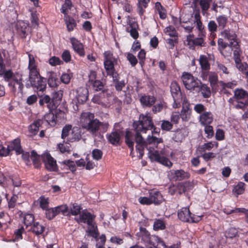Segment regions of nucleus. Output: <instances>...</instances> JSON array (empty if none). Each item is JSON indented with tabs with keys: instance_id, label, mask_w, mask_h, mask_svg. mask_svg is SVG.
Masks as SVG:
<instances>
[{
	"instance_id": "nucleus-52",
	"label": "nucleus",
	"mask_w": 248,
	"mask_h": 248,
	"mask_svg": "<svg viewBox=\"0 0 248 248\" xmlns=\"http://www.w3.org/2000/svg\"><path fill=\"white\" fill-rule=\"evenodd\" d=\"M204 131L206 134V138L208 139L212 138L214 136V131L212 126L210 125H204Z\"/></svg>"
},
{
	"instance_id": "nucleus-27",
	"label": "nucleus",
	"mask_w": 248,
	"mask_h": 248,
	"mask_svg": "<svg viewBox=\"0 0 248 248\" xmlns=\"http://www.w3.org/2000/svg\"><path fill=\"white\" fill-rule=\"evenodd\" d=\"M78 98L81 101H86L88 97V89L84 87H80L77 90Z\"/></svg>"
},
{
	"instance_id": "nucleus-49",
	"label": "nucleus",
	"mask_w": 248,
	"mask_h": 248,
	"mask_svg": "<svg viewBox=\"0 0 248 248\" xmlns=\"http://www.w3.org/2000/svg\"><path fill=\"white\" fill-rule=\"evenodd\" d=\"M34 219V216L31 214H26L24 216V223L27 226L31 225Z\"/></svg>"
},
{
	"instance_id": "nucleus-32",
	"label": "nucleus",
	"mask_w": 248,
	"mask_h": 248,
	"mask_svg": "<svg viewBox=\"0 0 248 248\" xmlns=\"http://www.w3.org/2000/svg\"><path fill=\"white\" fill-rule=\"evenodd\" d=\"M125 141L127 145L130 148H131L132 150H133L134 144V142L133 140V134L131 132L128 130L126 131L125 136Z\"/></svg>"
},
{
	"instance_id": "nucleus-11",
	"label": "nucleus",
	"mask_w": 248,
	"mask_h": 248,
	"mask_svg": "<svg viewBox=\"0 0 248 248\" xmlns=\"http://www.w3.org/2000/svg\"><path fill=\"white\" fill-rule=\"evenodd\" d=\"M192 109L190 104L186 98H184L182 102V109L181 111V117L183 121H188L191 117Z\"/></svg>"
},
{
	"instance_id": "nucleus-39",
	"label": "nucleus",
	"mask_w": 248,
	"mask_h": 248,
	"mask_svg": "<svg viewBox=\"0 0 248 248\" xmlns=\"http://www.w3.org/2000/svg\"><path fill=\"white\" fill-rule=\"evenodd\" d=\"M237 69L245 75L248 74V64L246 62H242L241 61L235 63Z\"/></svg>"
},
{
	"instance_id": "nucleus-7",
	"label": "nucleus",
	"mask_w": 248,
	"mask_h": 248,
	"mask_svg": "<svg viewBox=\"0 0 248 248\" xmlns=\"http://www.w3.org/2000/svg\"><path fill=\"white\" fill-rule=\"evenodd\" d=\"M111 96V94L108 92V90H104L103 92L94 95L92 101L93 103L107 108L109 105V98Z\"/></svg>"
},
{
	"instance_id": "nucleus-46",
	"label": "nucleus",
	"mask_w": 248,
	"mask_h": 248,
	"mask_svg": "<svg viewBox=\"0 0 248 248\" xmlns=\"http://www.w3.org/2000/svg\"><path fill=\"white\" fill-rule=\"evenodd\" d=\"M93 89L96 92L101 91L103 92L104 90H107L104 88L103 83L99 80H94L92 82Z\"/></svg>"
},
{
	"instance_id": "nucleus-9",
	"label": "nucleus",
	"mask_w": 248,
	"mask_h": 248,
	"mask_svg": "<svg viewBox=\"0 0 248 248\" xmlns=\"http://www.w3.org/2000/svg\"><path fill=\"white\" fill-rule=\"evenodd\" d=\"M23 75L19 72H16L15 74L12 72V76L9 79V81L11 79L12 81L9 83V85L13 86L14 88H16V86H18V90L20 91H22L24 88V85L23 84Z\"/></svg>"
},
{
	"instance_id": "nucleus-25",
	"label": "nucleus",
	"mask_w": 248,
	"mask_h": 248,
	"mask_svg": "<svg viewBox=\"0 0 248 248\" xmlns=\"http://www.w3.org/2000/svg\"><path fill=\"white\" fill-rule=\"evenodd\" d=\"M149 196L152 203L158 204L162 202L163 198L161 193L155 190H152L149 192Z\"/></svg>"
},
{
	"instance_id": "nucleus-29",
	"label": "nucleus",
	"mask_w": 248,
	"mask_h": 248,
	"mask_svg": "<svg viewBox=\"0 0 248 248\" xmlns=\"http://www.w3.org/2000/svg\"><path fill=\"white\" fill-rule=\"evenodd\" d=\"M199 61L202 70H208L210 69V64L206 56L203 55H200Z\"/></svg>"
},
{
	"instance_id": "nucleus-37",
	"label": "nucleus",
	"mask_w": 248,
	"mask_h": 248,
	"mask_svg": "<svg viewBox=\"0 0 248 248\" xmlns=\"http://www.w3.org/2000/svg\"><path fill=\"white\" fill-rule=\"evenodd\" d=\"M155 9L157 11L160 18L164 19L166 17L167 15L166 10L159 2H156L155 3Z\"/></svg>"
},
{
	"instance_id": "nucleus-13",
	"label": "nucleus",
	"mask_w": 248,
	"mask_h": 248,
	"mask_svg": "<svg viewBox=\"0 0 248 248\" xmlns=\"http://www.w3.org/2000/svg\"><path fill=\"white\" fill-rule=\"evenodd\" d=\"M72 48L74 51L80 57H84L85 51L83 45L78 40L74 37L70 39Z\"/></svg>"
},
{
	"instance_id": "nucleus-1",
	"label": "nucleus",
	"mask_w": 248,
	"mask_h": 248,
	"mask_svg": "<svg viewBox=\"0 0 248 248\" xmlns=\"http://www.w3.org/2000/svg\"><path fill=\"white\" fill-rule=\"evenodd\" d=\"M135 140L136 143V149L139 153V157L142 158L145 148L148 151V156L152 161H155L169 168L172 166V163L167 157L162 156L158 151L148 146L147 142L140 133H136Z\"/></svg>"
},
{
	"instance_id": "nucleus-8",
	"label": "nucleus",
	"mask_w": 248,
	"mask_h": 248,
	"mask_svg": "<svg viewBox=\"0 0 248 248\" xmlns=\"http://www.w3.org/2000/svg\"><path fill=\"white\" fill-rule=\"evenodd\" d=\"M178 218L184 222H198L201 219L202 217L198 216L197 217L193 215L192 216L188 207H183L178 212Z\"/></svg>"
},
{
	"instance_id": "nucleus-53",
	"label": "nucleus",
	"mask_w": 248,
	"mask_h": 248,
	"mask_svg": "<svg viewBox=\"0 0 248 248\" xmlns=\"http://www.w3.org/2000/svg\"><path fill=\"white\" fill-rule=\"evenodd\" d=\"M209 81L212 87L215 86L218 82V76L217 74L214 72H211L209 75Z\"/></svg>"
},
{
	"instance_id": "nucleus-35",
	"label": "nucleus",
	"mask_w": 248,
	"mask_h": 248,
	"mask_svg": "<svg viewBox=\"0 0 248 248\" xmlns=\"http://www.w3.org/2000/svg\"><path fill=\"white\" fill-rule=\"evenodd\" d=\"M31 159L35 168H38L40 167L41 165L40 156L34 150L31 152Z\"/></svg>"
},
{
	"instance_id": "nucleus-21",
	"label": "nucleus",
	"mask_w": 248,
	"mask_h": 248,
	"mask_svg": "<svg viewBox=\"0 0 248 248\" xmlns=\"http://www.w3.org/2000/svg\"><path fill=\"white\" fill-rule=\"evenodd\" d=\"M8 151V154L11 151H15L17 155L20 154L22 153V149L20 145V140L19 139L14 140L7 148L6 149Z\"/></svg>"
},
{
	"instance_id": "nucleus-15",
	"label": "nucleus",
	"mask_w": 248,
	"mask_h": 248,
	"mask_svg": "<svg viewBox=\"0 0 248 248\" xmlns=\"http://www.w3.org/2000/svg\"><path fill=\"white\" fill-rule=\"evenodd\" d=\"M68 138H67V142H73L79 140L81 138V131L80 128L78 127H74L71 130Z\"/></svg>"
},
{
	"instance_id": "nucleus-5",
	"label": "nucleus",
	"mask_w": 248,
	"mask_h": 248,
	"mask_svg": "<svg viewBox=\"0 0 248 248\" xmlns=\"http://www.w3.org/2000/svg\"><path fill=\"white\" fill-rule=\"evenodd\" d=\"M181 79L185 88L188 90H195L200 89L201 82L191 73L184 72L181 76Z\"/></svg>"
},
{
	"instance_id": "nucleus-4",
	"label": "nucleus",
	"mask_w": 248,
	"mask_h": 248,
	"mask_svg": "<svg viewBox=\"0 0 248 248\" xmlns=\"http://www.w3.org/2000/svg\"><path fill=\"white\" fill-rule=\"evenodd\" d=\"M104 67L108 75L111 76L113 80L118 79L119 75L115 72L114 69V62H116V59L113 57L112 53L110 51H107L104 53Z\"/></svg>"
},
{
	"instance_id": "nucleus-58",
	"label": "nucleus",
	"mask_w": 248,
	"mask_h": 248,
	"mask_svg": "<svg viewBox=\"0 0 248 248\" xmlns=\"http://www.w3.org/2000/svg\"><path fill=\"white\" fill-rule=\"evenodd\" d=\"M93 158L96 160H100L103 156L102 151L98 149H94L92 151Z\"/></svg>"
},
{
	"instance_id": "nucleus-14",
	"label": "nucleus",
	"mask_w": 248,
	"mask_h": 248,
	"mask_svg": "<svg viewBox=\"0 0 248 248\" xmlns=\"http://www.w3.org/2000/svg\"><path fill=\"white\" fill-rule=\"evenodd\" d=\"M12 76L11 69L6 70L5 64L4 63L3 59L0 54V76L3 77L5 81L9 82V79Z\"/></svg>"
},
{
	"instance_id": "nucleus-6",
	"label": "nucleus",
	"mask_w": 248,
	"mask_h": 248,
	"mask_svg": "<svg viewBox=\"0 0 248 248\" xmlns=\"http://www.w3.org/2000/svg\"><path fill=\"white\" fill-rule=\"evenodd\" d=\"M29 81L31 86L36 92H43L46 88V80L41 77L39 73L35 76L29 75Z\"/></svg>"
},
{
	"instance_id": "nucleus-57",
	"label": "nucleus",
	"mask_w": 248,
	"mask_h": 248,
	"mask_svg": "<svg viewBox=\"0 0 248 248\" xmlns=\"http://www.w3.org/2000/svg\"><path fill=\"white\" fill-rule=\"evenodd\" d=\"M57 215V212L54 208H47L46 210V215L47 219L50 220Z\"/></svg>"
},
{
	"instance_id": "nucleus-33",
	"label": "nucleus",
	"mask_w": 248,
	"mask_h": 248,
	"mask_svg": "<svg viewBox=\"0 0 248 248\" xmlns=\"http://www.w3.org/2000/svg\"><path fill=\"white\" fill-rule=\"evenodd\" d=\"M47 82L51 87H56L58 86V78L55 73L51 72L49 73Z\"/></svg>"
},
{
	"instance_id": "nucleus-34",
	"label": "nucleus",
	"mask_w": 248,
	"mask_h": 248,
	"mask_svg": "<svg viewBox=\"0 0 248 248\" xmlns=\"http://www.w3.org/2000/svg\"><path fill=\"white\" fill-rule=\"evenodd\" d=\"M150 0H138V12L140 15L141 16L143 14L146 8L148 5Z\"/></svg>"
},
{
	"instance_id": "nucleus-41",
	"label": "nucleus",
	"mask_w": 248,
	"mask_h": 248,
	"mask_svg": "<svg viewBox=\"0 0 248 248\" xmlns=\"http://www.w3.org/2000/svg\"><path fill=\"white\" fill-rule=\"evenodd\" d=\"M32 232L36 235H38L42 234L45 229V227L38 222L34 223L33 226L31 228Z\"/></svg>"
},
{
	"instance_id": "nucleus-55",
	"label": "nucleus",
	"mask_w": 248,
	"mask_h": 248,
	"mask_svg": "<svg viewBox=\"0 0 248 248\" xmlns=\"http://www.w3.org/2000/svg\"><path fill=\"white\" fill-rule=\"evenodd\" d=\"M72 2L71 0H65L64 3L62 5L61 9V12L65 16L67 15V11L68 9L71 8Z\"/></svg>"
},
{
	"instance_id": "nucleus-64",
	"label": "nucleus",
	"mask_w": 248,
	"mask_h": 248,
	"mask_svg": "<svg viewBox=\"0 0 248 248\" xmlns=\"http://www.w3.org/2000/svg\"><path fill=\"white\" fill-rule=\"evenodd\" d=\"M126 58L130 63L132 66H135L138 63V60L136 56L130 53H127Z\"/></svg>"
},
{
	"instance_id": "nucleus-22",
	"label": "nucleus",
	"mask_w": 248,
	"mask_h": 248,
	"mask_svg": "<svg viewBox=\"0 0 248 248\" xmlns=\"http://www.w3.org/2000/svg\"><path fill=\"white\" fill-rule=\"evenodd\" d=\"M171 94L173 99H181V92L180 87L176 81H173L170 85Z\"/></svg>"
},
{
	"instance_id": "nucleus-63",
	"label": "nucleus",
	"mask_w": 248,
	"mask_h": 248,
	"mask_svg": "<svg viewBox=\"0 0 248 248\" xmlns=\"http://www.w3.org/2000/svg\"><path fill=\"white\" fill-rule=\"evenodd\" d=\"M61 163L64 164L69 167V169L74 172L76 170V165L74 161L70 160H66L61 162Z\"/></svg>"
},
{
	"instance_id": "nucleus-59",
	"label": "nucleus",
	"mask_w": 248,
	"mask_h": 248,
	"mask_svg": "<svg viewBox=\"0 0 248 248\" xmlns=\"http://www.w3.org/2000/svg\"><path fill=\"white\" fill-rule=\"evenodd\" d=\"M51 98L48 95H45L39 100V104L40 106H43L45 103L47 104V107L50 109V101Z\"/></svg>"
},
{
	"instance_id": "nucleus-17",
	"label": "nucleus",
	"mask_w": 248,
	"mask_h": 248,
	"mask_svg": "<svg viewBox=\"0 0 248 248\" xmlns=\"http://www.w3.org/2000/svg\"><path fill=\"white\" fill-rule=\"evenodd\" d=\"M94 218L95 216L94 215L87 211H84L79 215L78 221V222L87 223L89 226H93Z\"/></svg>"
},
{
	"instance_id": "nucleus-60",
	"label": "nucleus",
	"mask_w": 248,
	"mask_h": 248,
	"mask_svg": "<svg viewBox=\"0 0 248 248\" xmlns=\"http://www.w3.org/2000/svg\"><path fill=\"white\" fill-rule=\"evenodd\" d=\"M165 32L171 37L177 36V32L175 28L172 26H169L165 29Z\"/></svg>"
},
{
	"instance_id": "nucleus-61",
	"label": "nucleus",
	"mask_w": 248,
	"mask_h": 248,
	"mask_svg": "<svg viewBox=\"0 0 248 248\" xmlns=\"http://www.w3.org/2000/svg\"><path fill=\"white\" fill-rule=\"evenodd\" d=\"M72 77V73H63L61 77V80L62 83L67 84L70 82Z\"/></svg>"
},
{
	"instance_id": "nucleus-38",
	"label": "nucleus",
	"mask_w": 248,
	"mask_h": 248,
	"mask_svg": "<svg viewBox=\"0 0 248 248\" xmlns=\"http://www.w3.org/2000/svg\"><path fill=\"white\" fill-rule=\"evenodd\" d=\"M200 37H197L195 38L193 41V47L191 48H194V46H199L201 47H204L206 46V42L204 41V38L205 36H202L201 34Z\"/></svg>"
},
{
	"instance_id": "nucleus-28",
	"label": "nucleus",
	"mask_w": 248,
	"mask_h": 248,
	"mask_svg": "<svg viewBox=\"0 0 248 248\" xmlns=\"http://www.w3.org/2000/svg\"><path fill=\"white\" fill-rule=\"evenodd\" d=\"M44 120L51 126H54L56 124L57 116L52 112L49 111V113L45 115Z\"/></svg>"
},
{
	"instance_id": "nucleus-2",
	"label": "nucleus",
	"mask_w": 248,
	"mask_h": 248,
	"mask_svg": "<svg viewBox=\"0 0 248 248\" xmlns=\"http://www.w3.org/2000/svg\"><path fill=\"white\" fill-rule=\"evenodd\" d=\"M79 123L82 128L94 137L98 135L101 128H103L102 131L105 132L108 126V123H101L97 119L94 118V114L90 112L81 113Z\"/></svg>"
},
{
	"instance_id": "nucleus-48",
	"label": "nucleus",
	"mask_w": 248,
	"mask_h": 248,
	"mask_svg": "<svg viewBox=\"0 0 248 248\" xmlns=\"http://www.w3.org/2000/svg\"><path fill=\"white\" fill-rule=\"evenodd\" d=\"M152 238L155 243V246H154L155 248H168L165 243L158 236H153Z\"/></svg>"
},
{
	"instance_id": "nucleus-30",
	"label": "nucleus",
	"mask_w": 248,
	"mask_h": 248,
	"mask_svg": "<svg viewBox=\"0 0 248 248\" xmlns=\"http://www.w3.org/2000/svg\"><path fill=\"white\" fill-rule=\"evenodd\" d=\"M42 124V120H38L31 124L29 127V132L32 135H35L38 132L40 125Z\"/></svg>"
},
{
	"instance_id": "nucleus-12",
	"label": "nucleus",
	"mask_w": 248,
	"mask_h": 248,
	"mask_svg": "<svg viewBox=\"0 0 248 248\" xmlns=\"http://www.w3.org/2000/svg\"><path fill=\"white\" fill-rule=\"evenodd\" d=\"M41 158L45 164L47 170L50 171H55L57 169L56 162L48 154L42 155Z\"/></svg>"
},
{
	"instance_id": "nucleus-45",
	"label": "nucleus",
	"mask_w": 248,
	"mask_h": 248,
	"mask_svg": "<svg viewBox=\"0 0 248 248\" xmlns=\"http://www.w3.org/2000/svg\"><path fill=\"white\" fill-rule=\"evenodd\" d=\"M216 19L220 29H223L226 27L228 18L225 16H219L217 17Z\"/></svg>"
},
{
	"instance_id": "nucleus-36",
	"label": "nucleus",
	"mask_w": 248,
	"mask_h": 248,
	"mask_svg": "<svg viewBox=\"0 0 248 248\" xmlns=\"http://www.w3.org/2000/svg\"><path fill=\"white\" fill-rule=\"evenodd\" d=\"M166 228L165 222L161 219H155L154 222L153 229L155 231L163 230Z\"/></svg>"
},
{
	"instance_id": "nucleus-51",
	"label": "nucleus",
	"mask_w": 248,
	"mask_h": 248,
	"mask_svg": "<svg viewBox=\"0 0 248 248\" xmlns=\"http://www.w3.org/2000/svg\"><path fill=\"white\" fill-rule=\"evenodd\" d=\"M211 2L206 0H199V4L203 15L209 9Z\"/></svg>"
},
{
	"instance_id": "nucleus-62",
	"label": "nucleus",
	"mask_w": 248,
	"mask_h": 248,
	"mask_svg": "<svg viewBox=\"0 0 248 248\" xmlns=\"http://www.w3.org/2000/svg\"><path fill=\"white\" fill-rule=\"evenodd\" d=\"M181 26L184 28L185 31L190 33L192 32L194 27V23H193L192 21H189L188 22L186 21V23H184V24L182 25Z\"/></svg>"
},
{
	"instance_id": "nucleus-40",
	"label": "nucleus",
	"mask_w": 248,
	"mask_h": 248,
	"mask_svg": "<svg viewBox=\"0 0 248 248\" xmlns=\"http://www.w3.org/2000/svg\"><path fill=\"white\" fill-rule=\"evenodd\" d=\"M147 142L148 145L152 144L156 146L158 144L162 143L163 140L162 139L157 138L155 136L149 135L147 139Z\"/></svg>"
},
{
	"instance_id": "nucleus-47",
	"label": "nucleus",
	"mask_w": 248,
	"mask_h": 248,
	"mask_svg": "<svg viewBox=\"0 0 248 248\" xmlns=\"http://www.w3.org/2000/svg\"><path fill=\"white\" fill-rule=\"evenodd\" d=\"M217 44H218V49L220 53L222 55H224L226 56L228 55V54H229V53L228 54H224L225 53H224V51L223 50V49L227 48V46H228L229 44H228L226 43H225L223 41V39H222V38H219L218 39Z\"/></svg>"
},
{
	"instance_id": "nucleus-50",
	"label": "nucleus",
	"mask_w": 248,
	"mask_h": 248,
	"mask_svg": "<svg viewBox=\"0 0 248 248\" xmlns=\"http://www.w3.org/2000/svg\"><path fill=\"white\" fill-rule=\"evenodd\" d=\"M71 129L72 125L69 124L66 125L63 127L61 135V137L63 140H65L66 138H68V136L70 133V131Z\"/></svg>"
},
{
	"instance_id": "nucleus-3",
	"label": "nucleus",
	"mask_w": 248,
	"mask_h": 248,
	"mask_svg": "<svg viewBox=\"0 0 248 248\" xmlns=\"http://www.w3.org/2000/svg\"><path fill=\"white\" fill-rule=\"evenodd\" d=\"M133 127L136 133H146L147 130L151 129L154 127L152 118L148 113L145 115H140L139 121L135 122Z\"/></svg>"
},
{
	"instance_id": "nucleus-26",
	"label": "nucleus",
	"mask_w": 248,
	"mask_h": 248,
	"mask_svg": "<svg viewBox=\"0 0 248 248\" xmlns=\"http://www.w3.org/2000/svg\"><path fill=\"white\" fill-rule=\"evenodd\" d=\"M222 37L231 42H237L236 40V35L233 31L230 30H224L221 32Z\"/></svg>"
},
{
	"instance_id": "nucleus-23",
	"label": "nucleus",
	"mask_w": 248,
	"mask_h": 248,
	"mask_svg": "<svg viewBox=\"0 0 248 248\" xmlns=\"http://www.w3.org/2000/svg\"><path fill=\"white\" fill-rule=\"evenodd\" d=\"M107 138L111 144L114 145H117L119 144L121 135L119 131H114L107 134Z\"/></svg>"
},
{
	"instance_id": "nucleus-18",
	"label": "nucleus",
	"mask_w": 248,
	"mask_h": 248,
	"mask_svg": "<svg viewBox=\"0 0 248 248\" xmlns=\"http://www.w3.org/2000/svg\"><path fill=\"white\" fill-rule=\"evenodd\" d=\"M29 57V64L28 69L29 70V75L35 76L36 74H38L39 73L37 69V66L36 61L34 59V57L33 55L28 53Z\"/></svg>"
},
{
	"instance_id": "nucleus-56",
	"label": "nucleus",
	"mask_w": 248,
	"mask_h": 248,
	"mask_svg": "<svg viewBox=\"0 0 248 248\" xmlns=\"http://www.w3.org/2000/svg\"><path fill=\"white\" fill-rule=\"evenodd\" d=\"M68 142H65L64 140L63 141V142L62 143H59L58 144V147L60 151L62 153H65V152H70V146L68 145Z\"/></svg>"
},
{
	"instance_id": "nucleus-16",
	"label": "nucleus",
	"mask_w": 248,
	"mask_h": 248,
	"mask_svg": "<svg viewBox=\"0 0 248 248\" xmlns=\"http://www.w3.org/2000/svg\"><path fill=\"white\" fill-rule=\"evenodd\" d=\"M139 234V236L141 238V240L145 243L155 246V243L154 242V240L152 238L154 235L151 236L150 233L145 228L140 227Z\"/></svg>"
},
{
	"instance_id": "nucleus-44",
	"label": "nucleus",
	"mask_w": 248,
	"mask_h": 248,
	"mask_svg": "<svg viewBox=\"0 0 248 248\" xmlns=\"http://www.w3.org/2000/svg\"><path fill=\"white\" fill-rule=\"evenodd\" d=\"M218 145V143L217 141H210L204 143L201 146L200 148L202 151H205L206 150L210 151L214 146H215L216 147H217Z\"/></svg>"
},
{
	"instance_id": "nucleus-42",
	"label": "nucleus",
	"mask_w": 248,
	"mask_h": 248,
	"mask_svg": "<svg viewBox=\"0 0 248 248\" xmlns=\"http://www.w3.org/2000/svg\"><path fill=\"white\" fill-rule=\"evenodd\" d=\"M201 91V93L204 98H208L211 95L210 88L206 84H200V89H197Z\"/></svg>"
},
{
	"instance_id": "nucleus-31",
	"label": "nucleus",
	"mask_w": 248,
	"mask_h": 248,
	"mask_svg": "<svg viewBox=\"0 0 248 248\" xmlns=\"http://www.w3.org/2000/svg\"><path fill=\"white\" fill-rule=\"evenodd\" d=\"M234 95L236 100L247 98V100H248V93L242 89L235 90Z\"/></svg>"
},
{
	"instance_id": "nucleus-43",
	"label": "nucleus",
	"mask_w": 248,
	"mask_h": 248,
	"mask_svg": "<svg viewBox=\"0 0 248 248\" xmlns=\"http://www.w3.org/2000/svg\"><path fill=\"white\" fill-rule=\"evenodd\" d=\"M219 87H220L221 89L220 91L222 93H228V91L226 90V88H232L234 86V84L232 82H229L227 83H225L222 81H220L218 82Z\"/></svg>"
},
{
	"instance_id": "nucleus-24",
	"label": "nucleus",
	"mask_w": 248,
	"mask_h": 248,
	"mask_svg": "<svg viewBox=\"0 0 248 248\" xmlns=\"http://www.w3.org/2000/svg\"><path fill=\"white\" fill-rule=\"evenodd\" d=\"M156 100L155 98L151 95H144L140 98V102L144 107H150L153 105Z\"/></svg>"
},
{
	"instance_id": "nucleus-54",
	"label": "nucleus",
	"mask_w": 248,
	"mask_h": 248,
	"mask_svg": "<svg viewBox=\"0 0 248 248\" xmlns=\"http://www.w3.org/2000/svg\"><path fill=\"white\" fill-rule=\"evenodd\" d=\"M245 184L243 182L238 183V184L234 186L233 189V192L236 193L237 195L242 194L245 190Z\"/></svg>"
},
{
	"instance_id": "nucleus-20",
	"label": "nucleus",
	"mask_w": 248,
	"mask_h": 248,
	"mask_svg": "<svg viewBox=\"0 0 248 248\" xmlns=\"http://www.w3.org/2000/svg\"><path fill=\"white\" fill-rule=\"evenodd\" d=\"M229 46L233 47V59L235 63L241 61L240 57L242 51L239 47V46L237 42H231L229 43Z\"/></svg>"
},
{
	"instance_id": "nucleus-19",
	"label": "nucleus",
	"mask_w": 248,
	"mask_h": 248,
	"mask_svg": "<svg viewBox=\"0 0 248 248\" xmlns=\"http://www.w3.org/2000/svg\"><path fill=\"white\" fill-rule=\"evenodd\" d=\"M213 120V114L210 111H205L199 116V122L202 125H210Z\"/></svg>"
},
{
	"instance_id": "nucleus-10",
	"label": "nucleus",
	"mask_w": 248,
	"mask_h": 248,
	"mask_svg": "<svg viewBox=\"0 0 248 248\" xmlns=\"http://www.w3.org/2000/svg\"><path fill=\"white\" fill-rule=\"evenodd\" d=\"M169 175L171 177V179L175 181H181L188 179L190 176L189 172L183 170H171L169 171Z\"/></svg>"
}]
</instances>
